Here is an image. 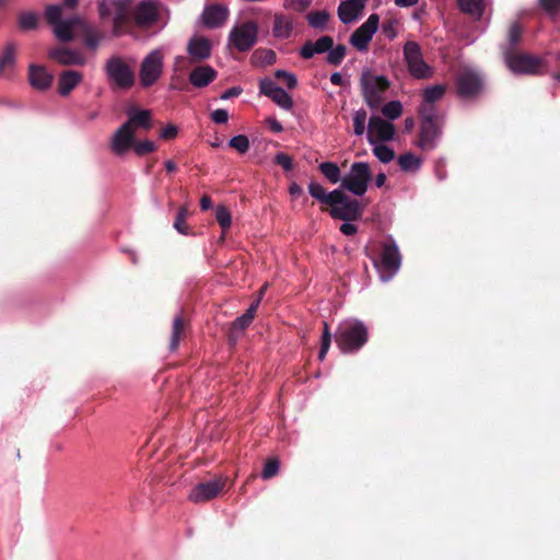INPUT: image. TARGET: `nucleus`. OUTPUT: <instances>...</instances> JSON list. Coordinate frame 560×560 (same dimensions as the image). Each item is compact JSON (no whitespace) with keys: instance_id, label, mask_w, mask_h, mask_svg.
I'll return each instance as SVG.
<instances>
[{"instance_id":"nucleus-46","label":"nucleus","mask_w":560,"mask_h":560,"mask_svg":"<svg viewBox=\"0 0 560 560\" xmlns=\"http://www.w3.org/2000/svg\"><path fill=\"white\" fill-rule=\"evenodd\" d=\"M330 343H331V334H330V329H329V325L324 322L323 323V334H322V343H320V349H319V352H318V359L320 361H323L330 348Z\"/></svg>"},{"instance_id":"nucleus-21","label":"nucleus","mask_w":560,"mask_h":560,"mask_svg":"<svg viewBox=\"0 0 560 560\" xmlns=\"http://www.w3.org/2000/svg\"><path fill=\"white\" fill-rule=\"evenodd\" d=\"M229 16V10L222 4H211L202 12V22L209 28L222 26Z\"/></svg>"},{"instance_id":"nucleus-55","label":"nucleus","mask_w":560,"mask_h":560,"mask_svg":"<svg viewBox=\"0 0 560 560\" xmlns=\"http://www.w3.org/2000/svg\"><path fill=\"white\" fill-rule=\"evenodd\" d=\"M275 77L279 80H283L289 89H294L298 85L296 77L285 70H277Z\"/></svg>"},{"instance_id":"nucleus-56","label":"nucleus","mask_w":560,"mask_h":560,"mask_svg":"<svg viewBox=\"0 0 560 560\" xmlns=\"http://www.w3.org/2000/svg\"><path fill=\"white\" fill-rule=\"evenodd\" d=\"M275 163L280 165L287 172H289L293 168L292 158L284 152H279L276 154Z\"/></svg>"},{"instance_id":"nucleus-53","label":"nucleus","mask_w":560,"mask_h":560,"mask_svg":"<svg viewBox=\"0 0 560 560\" xmlns=\"http://www.w3.org/2000/svg\"><path fill=\"white\" fill-rule=\"evenodd\" d=\"M132 148H133L136 154L139 156H143L150 152L155 151V149H156L154 142H152L150 140L138 141V142L133 141Z\"/></svg>"},{"instance_id":"nucleus-62","label":"nucleus","mask_w":560,"mask_h":560,"mask_svg":"<svg viewBox=\"0 0 560 560\" xmlns=\"http://www.w3.org/2000/svg\"><path fill=\"white\" fill-rule=\"evenodd\" d=\"M382 31H383V34L389 39H393L396 37L397 33H396L393 21H387L386 23H384L382 26Z\"/></svg>"},{"instance_id":"nucleus-26","label":"nucleus","mask_w":560,"mask_h":560,"mask_svg":"<svg viewBox=\"0 0 560 560\" xmlns=\"http://www.w3.org/2000/svg\"><path fill=\"white\" fill-rule=\"evenodd\" d=\"M293 33V18L283 13L273 16L272 35L278 39H288Z\"/></svg>"},{"instance_id":"nucleus-38","label":"nucleus","mask_w":560,"mask_h":560,"mask_svg":"<svg viewBox=\"0 0 560 560\" xmlns=\"http://www.w3.org/2000/svg\"><path fill=\"white\" fill-rule=\"evenodd\" d=\"M398 165L405 172L417 171L421 165V160L417 158L415 154L408 152L399 155Z\"/></svg>"},{"instance_id":"nucleus-54","label":"nucleus","mask_w":560,"mask_h":560,"mask_svg":"<svg viewBox=\"0 0 560 560\" xmlns=\"http://www.w3.org/2000/svg\"><path fill=\"white\" fill-rule=\"evenodd\" d=\"M278 86L271 79H262L259 83L260 93L270 97L278 91Z\"/></svg>"},{"instance_id":"nucleus-22","label":"nucleus","mask_w":560,"mask_h":560,"mask_svg":"<svg viewBox=\"0 0 560 560\" xmlns=\"http://www.w3.org/2000/svg\"><path fill=\"white\" fill-rule=\"evenodd\" d=\"M83 80L81 72L65 70L58 77L57 92L61 96H68Z\"/></svg>"},{"instance_id":"nucleus-29","label":"nucleus","mask_w":560,"mask_h":560,"mask_svg":"<svg viewBox=\"0 0 560 560\" xmlns=\"http://www.w3.org/2000/svg\"><path fill=\"white\" fill-rule=\"evenodd\" d=\"M460 12L475 21L481 20L486 11V0H457Z\"/></svg>"},{"instance_id":"nucleus-58","label":"nucleus","mask_w":560,"mask_h":560,"mask_svg":"<svg viewBox=\"0 0 560 560\" xmlns=\"http://www.w3.org/2000/svg\"><path fill=\"white\" fill-rule=\"evenodd\" d=\"M312 4V0H285V7L295 12H304Z\"/></svg>"},{"instance_id":"nucleus-40","label":"nucleus","mask_w":560,"mask_h":560,"mask_svg":"<svg viewBox=\"0 0 560 560\" xmlns=\"http://www.w3.org/2000/svg\"><path fill=\"white\" fill-rule=\"evenodd\" d=\"M19 26L24 31L35 30L38 25V15L34 12H22L18 19Z\"/></svg>"},{"instance_id":"nucleus-25","label":"nucleus","mask_w":560,"mask_h":560,"mask_svg":"<svg viewBox=\"0 0 560 560\" xmlns=\"http://www.w3.org/2000/svg\"><path fill=\"white\" fill-rule=\"evenodd\" d=\"M187 51L194 61H203L211 55V43L206 37H194L188 43Z\"/></svg>"},{"instance_id":"nucleus-50","label":"nucleus","mask_w":560,"mask_h":560,"mask_svg":"<svg viewBox=\"0 0 560 560\" xmlns=\"http://www.w3.org/2000/svg\"><path fill=\"white\" fill-rule=\"evenodd\" d=\"M280 468V462L275 458H268L265 463L264 469L261 471V478L265 480L271 479L277 476Z\"/></svg>"},{"instance_id":"nucleus-28","label":"nucleus","mask_w":560,"mask_h":560,"mask_svg":"<svg viewBox=\"0 0 560 560\" xmlns=\"http://www.w3.org/2000/svg\"><path fill=\"white\" fill-rule=\"evenodd\" d=\"M362 10L363 3H358L357 0L342 1L338 7V16L342 23L349 24L357 20Z\"/></svg>"},{"instance_id":"nucleus-20","label":"nucleus","mask_w":560,"mask_h":560,"mask_svg":"<svg viewBox=\"0 0 560 560\" xmlns=\"http://www.w3.org/2000/svg\"><path fill=\"white\" fill-rule=\"evenodd\" d=\"M334 46V39L331 36L325 35L319 37L316 42L306 40L300 48V56L303 59H311L315 54L328 52Z\"/></svg>"},{"instance_id":"nucleus-60","label":"nucleus","mask_w":560,"mask_h":560,"mask_svg":"<svg viewBox=\"0 0 560 560\" xmlns=\"http://www.w3.org/2000/svg\"><path fill=\"white\" fill-rule=\"evenodd\" d=\"M177 133V127L175 125L170 124L161 130L160 137L164 140H172L176 138Z\"/></svg>"},{"instance_id":"nucleus-2","label":"nucleus","mask_w":560,"mask_h":560,"mask_svg":"<svg viewBox=\"0 0 560 560\" xmlns=\"http://www.w3.org/2000/svg\"><path fill=\"white\" fill-rule=\"evenodd\" d=\"M338 197L329 205V214L332 219L353 222L360 220L365 209V203L351 198L345 190L337 188Z\"/></svg>"},{"instance_id":"nucleus-39","label":"nucleus","mask_w":560,"mask_h":560,"mask_svg":"<svg viewBox=\"0 0 560 560\" xmlns=\"http://www.w3.org/2000/svg\"><path fill=\"white\" fill-rule=\"evenodd\" d=\"M347 54V47L342 44L337 45L336 47L332 46L330 50H328V55L326 58V61L331 66H339L342 60L345 59Z\"/></svg>"},{"instance_id":"nucleus-27","label":"nucleus","mask_w":560,"mask_h":560,"mask_svg":"<svg viewBox=\"0 0 560 560\" xmlns=\"http://www.w3.org/2000/svg\"><path fill=\"white\" fill-rule=\"evenodd\" d=\"M30 83L34 89L47 90L52 83V75L42 66H30Z\"/></svg>"},{"instance_id":"nucleus-7","label":"nucleus","mask_w":560,"mask_h":560,"mask_svg":"<svg viewBox=\"0 0 560 560\" xmlns=\"http://www.w3.org/2000/svg\"><path fill=\"white\" fill-rule=\"evenodd\" d=\"M106 74L112 84L120 90H129L135 84V73L122 58L110 57L105 65Z\"/></svg>"},{"instance_id":"nucleus-1","label":"nucleus","mask_w":560,"mask_h":560,"mask_svg":"<svg viewBox=\"0 0 560 560\" xmlns=\"http://www.w3.org/2000/svg\"><path fill=\"white\" fill-rule=\"evenodd\" d=\"M368 340V327L358 319L341 323L335 332V341L342 353L359 351Z\"/></svg>"},{"instance_id":"nucleus-59","label":"nucleus","mask_w":560,"mask_h":560,"mask_svg":"<svg viewBox=\"0 0 560 560\" xmlns=\"http://www.w3.org/2000/svg\"><path fill=\"white\" fill-rule=\"evenodd\" d=\"M539 4L549 14L560 11V0H539Z\"/></svg>"},{"instance_id":"nucleus-12","label":"nucleus","mask_w":560,"mask_h":560,"mask_svg":"<svg viewBox=\"0 0 560 560\" xmlns=\"http://www.w3.org/2000/svg\"><path fill=\"white\" fill-rule=\"evenodd\" d=\"M380 18L377 14H371L368 20L359 26L350 36V44L360 51L368 50L373 35L377 31Z\"/></svg>"},{"instance_id":"nucleus-14","label":"nucleus","mask_w":560,"mask_h":560,"mask_svg":"<svg viewBox=\"0 0 560 560\" xmlns=\"http://www.w3.org/2000/svg\"><path fill=\"white\" fill-rule=\"evenodd\" d=\"M395 135V126L378 116H372L369 120L368 140L370 143L376 141H390Z\"/></svg>"},{"instance_id":"nucleus-18","label":"nucleus","mask_w":560,"mask_h":560,"mask_svg":"<svg viewBox=\"0 0 560 560\" xmlns=\"http://www.w3.org/2000/svg\"><path fill=\"white\" fill-rule=\"evenodd\" d=\"M48 57L62 66H83L86 61L82 54L65 47L50 49Z\"/></svg>"},{"instance_id":"nucleus-36","label":"nucleus","mask_w":560,"mask_h":560,"mask_svg":"<svg viewBox=\"0 0 560 560\" xmlns=\"http://www.w3.org/2000/svg\"><path fill=\"white\" fill-rule=\"evenodd\" d=\"M446 93L445 84H435L428 86L423 90L422 101L434 104L435 102L443 98Z\"/></svg>"},{"instance_id":"nucleus-41","label":"nucleus","mask_w":560,"mask_h":560,"mask_svg":"<svg viewBox=\"0 0 560 560\" xmlns=\"http://www.w3.org/2000/svg\"><path fill=\"white\" fill-rule=\"evenodd\" d=\"M188 215V209L185 206L180 207L173 224L174 229H176V231L183 235H187L189 233V226L186 224V219Z\"/></svg>"},{"instance_id":"nucleus-42","label":"nucleus","mask_w":560,"mask_h":560,"mask_svg":"<svg viewBox=\"0 0 560 560\" xmlns=\"http://www.w3.org/2000/svg\"><path fill=\"white\" fill-rule=\"evenodd\" d=\"M418 114L421 121L439 120L435 105L424 101L421 102L418 108Z\"/></svg>"},{"instance_id":"nucleus-5","label":"nucleus","mask_w":560,"mask_h":560,"mask_svg":"<svg viewBox=\"0 0 560 560\" xmlns=\"http://www.w3.org/2000/svg\"><path fill=\"white\" fill-rule=\"evenodd\" d=\"M362 96L372 109H376L383 102V93L388 90L389 81L384 75L372 77L363 73L360 80Z\"/></svg>"},{"instance_id":"nucleus-45","label":"nucleus","mask_w":560,"mask_h":560,"mask_svg":"<svg viewBox=\"0 0 560 560\" xmlns=\"http://www.w3.org/2000/svg\"><path fill=\"white\" fill-rule=\"evenodd\" d=\"M215 220L218 221L223 232H226L231 228L232 218L229 209L225 206L217 207Z\"/></svg>"},{"instance_id":"nucleus-16","label":"nucleus","mask_w":560,"mask_h":560,"mask_svg":"<svg viewBox=\"0 0 560 560\" xmlns=\"http://www.w3.org/2000/svg\"><path fill=\"white\" fill-rule=\"evenodd\" d=\"M441 136V126L439 120L421 121L418 145L425 151H431L436 147V141Z\"/></svg>"},{"instance_id":"nucleus-31","label":"nucleus","mask_w":560,"mask_h":560,"mask_svg":"<svg viewBox=\"0 0 560 560\" xmlns=\"http://www.w3.org/2000/svg\"><path fill=\"white\" fill-rule=\"evenodd\" d=\"M185 335V319L183 314H178L173 319L172 336L170 341V350L175 351L179 346L180 339Z\"/></svg>"},{"instance_id":"nucleus-63","label":"nucleus","mask_w":560,"mask_h":560,"mask_svg":"<svg viewBox=\"0 0 560 560\" xmlns=\"http://www.w3.org/2000/svg\"><path fill=\"white\" fill-rule=\"evenodd\" d=\"M340 232L347 236H352L358 232L357 225L351 222L345 221L339 228Z\"/></svg>"},{"instance_id":"nucleus-17","label":"nucleus","mask_w":560,"mask_h":560,"mask_svg":"<svg viewBox=\"0 0 560 560\" xmlns=\"http://www.w3.org/2000/svg\"><path fill=\"white\" fill-rule=\"evenodd\" d=\"M128 120L124 124L133 132L137 129L150 130L153 126L152 114L149 109H139L136 107H130L127 110Z\"/></svg>"},{"instance_id":"nucleus-30","label":"nucleus","mask_w":560,"mask_h":560,"mask_svg":"<svg viewBox=\"0 0 560 560\" xmlns=\"http://www.w3.org/2000/svg\"><path fill=\"white\" fill-rule=\"evenodd\" d=\"M253 320L249 319V316H245L244 314L242 316L236 317L230 326L229 332H228V340L231 345H235L240 337L244 334L245 329L252 324Z\"/></svg>"},{"instance_id":"nucleus-10","label":"nucleus","mask_w":560,"mask_h":560,"mask_svg":"<svg viewBox=\"0 0 560 560\" xmlns=\"http://www.w3.org/2000/svg\"><path fill=\"white\" fill-rule=\"evenodd\" d=\"M226 478L217 476L211 480L197 483L190 491L188 499L194 503H202L217 498L224 491Z\"/></svg>"},{"instance_id":"nucleus-52","label":"nucleus","mask_w":560,"mask_h":560,"mask_svg":"<svg viewBox=\"0 0 560 560\" xmlns=\"http://www.w3.org/2000/svg\"><path fill=\"white\" fill-rule=\"evenodd\" d=\"M62 8L61 5L51 4L46 8L45 16L49 24L56 25L61 22Z\"/></svg>"},{"instance_id":"nucleus-51","label":"nucleus","mask_w":560,"mask_h":560,"mask_svg":"<svg viewBox=\"0 0 560 560\" xmlns=\"http://www.w3.org/2000/svg\"><path fill=\"white\" fill-rule=\"evenodd\" d=\"M366 112L361 108L353 115V131L357 136H362L365 130Z\"/></svg>"},{"instance_id":"nucleus-15","label":"nucleus","mask_w":560,"mask_h":560,"mask_svg":"<svg viewBox=\"0 0 560 560\" xmlns=\"http://www.w3.org/2000/svg\"><path fill=\"white\" fill-rule=\"evenodd\" d=\"M132 0H112L113 31L118 35L122 33L131 22L130 8Z\"/></svg>"},{"instance_id":"nucleus-61","label":"nucleus","mask_w":560,"mask_h":560,"mask_svg":"<svg viewBox=\"0 0 560 560\" xmlns=\"http://www.w3.org/2000/svg\"><path fill=\"white\" fill-rule=\"evenodd\" d=\"M211 119L215 124H225L229 119V114L226 109L219 108L211 113Z\"/></svg>"},{"instance_id":"nucleus-32","label":"nucleus","mask_w":560,"mask_h":560,"mask_svg":"<svg viewBox=\"0 0 560 560\" xmlns=\"http://www.w3.org/2000/svg\"><path fill=\"white\" fill-rule=\"evenodd\" d=\"M308 192L313 198L327 206L331 203L334 198L338 197L337 189H334L330 192H326V189L316 182L310 183Z\"/></svg>"},{"instance_id":"nucleus-24","label":"nucleus","mask_w":560,"mask_h":560,"mask_svg":"<svg viewBox=\"0 0 560 560\" xmlns=\"http://www.w3.org/2000/svg\"><path fill=\"white\" fill-rule=\"evenodd\" d=\"M401 256L393 240L383 244L381 264L388 271H397L400 267Z\"/></svg>"},{"instance_id":"nucleus-6","label":"nucleus","mask_w":560,"mask_h":560,"mask_svg":"<svg viewBox=\"0 0 560 560\" xmlns=\"http://www.w3.org/2000/svg\"><path fill=\"white\" fill-rule=\"evenodd\" d=\"M503 54L505 62L512 72L520 74L541 73L542 61L540 58L512 49H504Z\"/></svg>"},{"instance_id":"nucleus-37","label":"nucleus","mask_w":560,"mask_h":560,"mask_svg":"<svg viewBox=\"0 0 560 560\" xmlns=\"http://www.w3.org/2000/svg\"><path fill=\"white\" fill-rule=\"evenodd\" d=\"M15 62V46L14 44H8L0 58V72L5 73L11 70Z\"/></svg>"},{"instance_id":"nucleus-49","label":"nucleus","mask_w":560,"mask_h":560,"mask_svg":"<svg viewBox=\"0 0 560 560\" xmlns=\"http://www.w3.org/2000/svg\"><path fill=\"white\" fill-rule=\"evenodd\" d=\"M229 145L238 153L245 154L249 150L250 143L246 136L238 135L230 139Z\"/></svg>"},{"instance_id":"nucleus-4","label":"nucleus","mask_w":560,"mask_h":560,"mask_svg":"<svg viewBox=\"0 0 560 560\" xmlns=\"http://www.w3.org/2000/svg\"><path fill=\"white\" fill-rule=\"evenodd\" d=\"M404 60L409 74L418 80L432 78L434 69L423 58L420 45L415 40H408L402 48Z\"/></svg>"},{"instance_id":"nucleus-13","label":"nucleus","mask_w":560,"mask_h":560,"mask_svg":"<svg viewBox=\"0 0 560 560\" xmlns=\"http://www.w3.org/2000/svg\"><path fill=\"white\" fill-rule=\"evenodd\" d=\"M159 19V2L156 0H142L132 12V20L140 27L153 25Z\"/></svg>"},{"instance_id":"nucleus-57","label":"nucleus","mask_w":560,"mask_h":560,"mask_svg":"<svg viewBox=\"0 0 560 560\" xmlns=\"http://www.w3.org/2000/svg\"><path fill=\"white\" fill-rule=\"evenodd\" d=\"M97 9L101 19L106 20L113 15L112 0H98Z\"/></svg>"},{"instance_id":"nucleus-43","label":"nucleus","mask_w":560,"mask_h":560,"mask_svg":"<svg viewBox=\"0 0 560 560\" xmlns=\"http://www.w3.org/2000/svg\"><path fill=\"white\" fill-rule=\"evenodd\" d=\"M271 100L285 110H291L294 105L292 97L282 88L271 95Z\"/></svg>"},{"instance_id":"nucleus-9","label":"nucleus","mask_w":560,"mask_h":560,"mask_svg":"<svg viewBox=\"0 0 560 560\" xmlns=\"http://www.w3.org/2000/svg\"><path fill=\"white\" fill-rule=\"evenodd\" d=\"M163 72V54L152 50L141 62L139 70L140 83L143 88L153 85Z\"/></svg>"},{"instance_id":"nucleus-11","label":"nucleus","mask_w":560,"mask_h":560,"mask_svg":"<svg viewBox=\"0 0 560 560\" xmlns=\"http://www.w3.org/2000/svg\"><path fill=\"white\" fill-rule=\"evenodd\" d=\"M258 25L254 21H247L235 26L229 36L230 43L238 51L249 50L257 42Z\"/></svg>"},{"instance_id":"nucleus-44","label":"nucleus","mask_w":560,"mask_h":560,"mask_svg":"<svg viewBox=\"0 0 560 560\" xmlns=\"http://www.w3.org/2000/svg\"><path fill=\"white\" fill-rule=\"evenodd\" d=\"M523 35V28L518 23H513L509 28L508 40L509 44L504 49L515 50V46L521 42Z\"/></svg>"},{"instance_id":"nucleus-3","label":"nucleus","mask_w":560,"mask_h":560,"mask_svg":"<svg viewBox=\"0 0 560 560\" xmlns=\"http://www.w3.org/2000/svg\"><path fill=\"white\" fill-rule=\"evenodd\" d=\"M372 177V170L366 162H354L349 173L342 177L341 185L338 189L361 197L366 192Z\"/></svg>"},{"instance_id":"nucleus-35","label":"nucleus","mask_w":560,"mask_h":560,"mask_svg":"<svg viewBox=\"0 0 560 560\" xmlns=\"http://www.w3.org/2000/svg\"><path fill=\"white\" fill-rule=\"evenodd\" d=\"M329 18L326 11H312L306 15L308 25L319 31L326 30Z\"/></svg>"},{"instance_id":"nucleus-19","label":"nucleus","mask_w":560,"mask_h":560,"mask_svg":"<svg viewBox=\"0 0 560 560\" xmlns=\"http://www.w3.org/2000/svg\"><path fill=\"white\" fill-rule=\"evenodd\" d=\"M135 140L133 130H130L124 124L116 130L112 138L110 149L116 155H121L132 148Z\"/></svg>"},{"instance_id":"nucleus-33","label":"nucleus","mask_w":560,"mask_h":560,"mask_svg":"<svg viewBox=\"0 0 560 560\" xmlns=\"http://www.w3.org/2000/svg\"><path fill=\"white\" fill-rule=\"evenodd\" d=\"M78 23V19L62 20L54 25L55 35L61 42H70L73 38V26Z\"/></svg>"},{"instance_id":"nucleus-47","label":"nucleus","mask_w":560,"mask_h":560,"mask_svg":"<svg viewBox=\"0 0 560 560\" xmlns=\"http://www.w3.org/2000/svg\"><path fill=\"white\" fill-rule=\"evenodd\" d=\"M382 113L388 119H397L402 114V105L399 101H390L383 106Z\"/></svg>"},{"instance_id":"nucleus-8","label":"nucleus","mask_w":560,"mask_h":560,"mask_svg":"<svg viewBox=\"0 0 560 560\" xmlns=\"http://www.w3.org/2000/svg\"><path fill=\"white\" fill-rule=\"evenodd\" d=\"M457 95L462 98L477 97L483 88V79L472 69H462L455 80Z\"/></svg>"},{"instance_id":"nucleus-64","label":"nucleus","mask_w":560,"mask_h":560,"mask_svg":"<svg viewBox=\"0 0 560 560\" xmlns=\"http://www.w3.org/2000/svg\"><path fill=\"white\" fill-rule=\"evenodd\" d=\"M242 89L238 86H233L228 89L220 97L221 100H229L232 97H236L242 93Z\"/></svg>"},{"instance_id":"nucleus-23","label":"nucleus","mask_w":560,"mask_h":560,"mask_svg":"<svg viewBox=\"0 0 560 560\" xmlns=\"http://www.w3.org/2000/svg\"><path fill=\"white\" fill-rule=\"evenodd\" d=\"M218 72L209 65L198 66L189 73V82L195 88L208 86L217 79Z\"/></svg>"},{"instance_id":"nucleus-48","label":"nucleus","mask_w":560,"mask_h":560,"mask_svg":"<svg viewBox=\"0 0 560 560\" xmlns=\"http://www.w3.org/2000/svg\"><path fill=\"white\" fill-rule=\"evenodd\" d=\"M373 154L382 162L389 163L395 158V151L385 144H377L373 148Z\"/></svg>"},{"instance_id":"nucleus-34","label":"nucleus","mask_w":560,"mask_h":560,"mask_svg":"<svg viewBox=\"0 0 560 560\" xmlns=\"http://www.w3.org/2000/svg\"><path fill=\"white\" fill-rule=\"evenodd\" d=\"M318 170L330 184H337L342 180L339 166L334 162H323L318 165Z\"/></svg>"}]
</instances>
